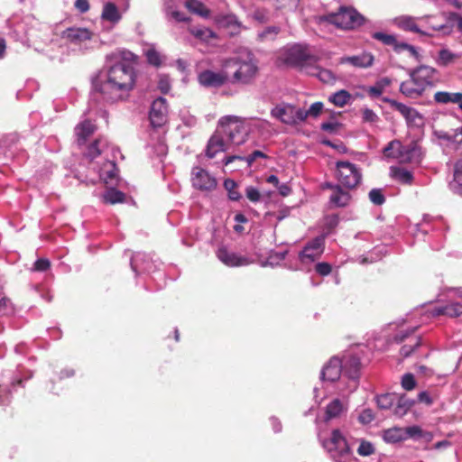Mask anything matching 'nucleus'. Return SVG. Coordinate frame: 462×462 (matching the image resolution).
Segmentation results:
<instances>
[{
  "label": "nucleus",
  "mask_w": 462,
  "mask_h": 462,
  "mask_svg": "<svg viewBox=\"0 0 462 462\" xmlns=\"http://www.w3.org/2000/svg\"><path fill=\"white\" fill-rule=\"evenodd\" d=\"M126 60L124 52H112L106 56L99 79L93 83L94 89L101 94L104 100L111 103L125 100L134 89L136 71Z\"/></svg>",
  "instance_id": "obj_1"
},
{
  "label": "nucleus",
  "mask_w": 462,
  "mask_h": 462,
  "mask_svg": "<svg viewBox=\"0 0 462 462\" xmlns=\"http://www.w3.org/2000/svg\"><path fill=\"white\" fill-rule=\"evenodd\" d=\"M109 152L106 140L99 138L88 147L85 153L90 160L91 168L98 172L100 180L106 184L116 180L117 171L115 162L107 158Z\"/></svg>",
  "instance_id": "obj_2"
},
{
  "label": "nucleus",
  "mask_w": 462,
  "mask_h": 462,
  "mask_svg": "<svg viewBox=\"0 0 462 462\" xmlns=\"http://www.w3.org/2000/svg\"><path fill=\"white\" fill-rule=\"evenodd\" d=\"M360 362L356 357H350L344 365L337 357H332L321 371V379L334 382L340 377L343 372L344 378H347V393L354 392L358 385Z\"/></svg>",
  "instance_id": "obj_3"
},
{
  "label": "nucleus",
  "mask_w": 462,
  "mask_h": 462,
  "mask_svg": "<svg viewBox=\"0 0 462 462\" xmlns=\"http://www.w3.org/2000/svg\"><path fill=\"white\" fill-rule=\"evenodd\" d=\"M322 447L335 462H347L351 457L350 447L339 430H333L328 438L319 435Z\"/></svg>",
  "instance_id": "obj_4"
},
{
  "label": "nucleus",
  "mask_w": 462,
  "mask_h": 462,
  "mask_svg": "<svg viewBox=\"0 0 462 462\" xmlns=\"http://www.w3.org/2000/svg\"><path fill=\"white\" fill-rule=\"evenodd\" d=\"M322 447L335 462H347L351 457L350 447L339 430H333L328 438L319 435Z\"/></svg>",
  "instance_id": "obj_5"
},
{
  "label": "nucleus",
  "mask_w": 462,
  "mask_h": 462,
  "mask_svg": "<svg viewBox=\"0 0 462 462\" xmlns=\"http://www.w3.org/2000/svg\"><path fill=\"white\" fill-rule=\"evenodd\" d=\"M229 145H240L245 142L248 128L241 118L235 116L222 117L217 125Z\"/></svg>",
  "instance_id": "obj_6"
},
{
  "label": "nucleus",
  "mask_w": 462,
  "mask_h": 462,
  "mask_svg": "<svg viewBox=\"0 0 462 462\" xmlns=\"http://www.w3.org/2000/svg\"><path fill=\"white\" fill-rule=\"evenodd\" d=\"M278 60L281 63L300 69L311 67L316 63V58L310 53L308 49L300 44L288 46L281 51Z\"/></svg>",
  "instance_id": "obj_7"
},
{
  "label": "nucleus",
  "mask_w": 462,
  "mask_h": 462,
  "mask_svg": "<svg viewBox=\"0 0 462 462\" xmlns=\"http://www.w3.org/2000/svg\"><path fill=\"white\" fill-rule=\"evenodd\" d=\"M320 22L334 24L340 29L353 30L364 23L365 17L353 7L342 6L337 13L321 18Z\"/></svg>",
  "instance_id": "obj_8"
},
{
  "label": "nucleus",
  "mask_w": 462,
  "mask_h": 462,
  "mask_svg": "<svg viewBox=\"0 0 462 462\" xmlns=\"http://www.w3.org/2000/svg\"><path fill=\"white\" fill-rule=\"evenodd\" d=\"M234 66L237 67L233 76V81L235 83H250L258 70L257 65L250 53H248L245 59L241 57L227 59L224 60L222 64L223 69Z\"/></svg>",
  "instance_id": "obj_9"
},
{
  "label": "nucleus",
  "mask_w": 462,
  "mask_h": 462,
  "mask_svg": "<svg viewBox=\"0 0 462 462\" xmlns=\"http://www.w3.org/2000/svg\"><path fill=\"white\" fill-rule=\"evenodd\" d=\"M383 154L386 157H392L399 160L401 162L418 163L421 160L420 148L416 144L403 146L401 142L393 140L383 148Z\"/></svg>",
  "instance_id": "obj_10"
},
{
  "label": "nucleus",
  "mask_w": 462,
  "mask_h": 462,
  "mask_svg": "<svg viewBox=\"0 0 462 462\" xmlns=\"http://www.w3.org/2000/svg\"><path fill=\"white\" fill-rule=\"evenodd\" d=\"M336 178L338 182L346 189H355L362 180L360 169L347 161L336 162Z\"/></svg>",
  "instance_id": "obj_11"
},
{
  "label": "nucleus",
  "mask_w": 462,
  "mask_h": 462,
  "mask_svg": "<svg viewBox=\"0 0 462 462\" xmlns=\"http://www.w3.org/2000/svg\"><path fill=\"white\" fill-rule=\"evenodd\" d=\"M93 35L91 31L83 27H69L62 32V38L81 53L92 49Z\"/></svg>",
  "instance_id": "obj_12"
},
{
  "label": "nucleus",
  "mask_w": 462,
  "mask_h": 462,
  "mask_svg": "<svg viewBox=\"0 0 462 462\" xmlns=\"http://www.w3.org/2000/svg\"><path fill=\"white\" fill-rule=\"evenodd\" d=\"M271 116L285 125H293L302 122L303 113L301 112V108L282 103L277 105L271 110Z\"/></svg>",
  "instance_id": "obj_13"
},
{
  "label": "nucleus",
  "mask_w": 462,
  "mask_h": 462,
  "mask_svg": "<svg viewBox=\"0 0 462 462\" xmlns=\"http://www.w3.org/2000/svg\"><path fill=\"white\" fill-rule=\"evenodd\" d=\"M217 257L228 267L246 266L253 263V260L248 256L228 251L225 246H221L217 249Z\"/></svg>",
  "instance_id": "obj_14"
},
{
  "label": "nucleus",
  "mask_w": 462,
  "mask_h": 462,
  "mask_svg": "<svg viewBox=\"0 0 462 462\" xmlns=\"http://www.w3.org/2000/svg\"><path fill=\"white\" fill-rule=\"evenodd\" d=\"M191 181L194 188L199 190L209 191L217 187V180L207 171L194 167L191 172Z\"/></svg>",
  "instance_id": "obj_15"
},
{
  "label": "nucleus",
  "mask_w": 462,
  "mask_h": 462,
  "mask_svg": "<svg viewBox=\"0 0 462 462\" xmlns=\"http://www.w3.org/2000/svg\"><path fill=\"white\" fill-rule=\"evenodd\" d=\"M324 188L331 190L328 199L330 208H344L350 203L352 197L349 191L344 189L340 185L327 182Z\"/></svg>",
  "instance_id": "obj_16"
},
{
  "label": "nucleus",
  "mask_w": 462,
  "mask_h": 462,
  "mask_svg": "<svg viewBox=\"0 0 462 462\" xmlns=\"http://www.w3.org/2000/svg\"><path fill=\"white\" fill-rule=\"evenodd\" d=\"M168 107L166 99L158 97L155 99L151 106L150 121L153 127H161L167 121Z\"/></svg>",
  "instance_id": "obj_17"
},
{
  "label": "nucleus",
  "mask_w": 462,
  "mask_h": 462,
  "mask_svg": "<svg viewBox=\"0 0 462 462\" xmlns=\"http://www.w3.org/2000/svg\"><path fill=\"white\" fill-rule=\"evenodd\" d=\"M223 69L220 72H215L209 69H206L200 72L198 76V80L200 85L208 88L220 87L225 84L228 79V75Z\"/></svg>",
  "instance_id": "obj_18"
},
{
  "label": "nucleus",
  "mask_w": 462,
  "mask_h": 462,
  "mask_svg": "<svg viewBox=\"0 0 462 462\" xmlns=\"http://www.w3.org/2000/svg\"><path fill=\"white\" fill-rule=\"evenodd\" d=\"M228 146L229 143L226 142L221 131L217 127L215 134L208 143L206 155L208 158H214L217 153L226 151Z\"/></svg>",
  "instance_id": "obj_19"
},
{
  "label": "nucleus",
  "mask_w": 462,
  "mask_h": 462,
  "mask_svg": "<svg viewBox=\"0 0 462 462\" xmlns=\"http://www.w3.org/2000/svg\"><path fill=\"white\" fill-rule=\"evenodd\" d=\"M430 18V16L425 17H413L410 15H401L393 19V23L400 29L407 32H417L424 34L418 25V22Z\"/></svg>",
  "instance_id": "obj_20"
},
{
  "label": "nucleus",
  "mask_w": 462,
  "mask_h": 462,
  "mask_svg": "<svg viewBox=\"0 0 462 462\" xmlns=\"http://www.w3.org/2000/svg\"><path fill=\"white\" fill-rule=\"evenodd\" d=\"M436 72V69L432 67L423 65L411 70L410 77H413L425 89L428 85H431L434 81Z\"/></svg>",
  "instance_id": "obj_21"
},
{
  "label": "nucleus",
  "mask_w": 462,
  "mask_h": 462,
  "mask_svg": "<svg viewBox=\"0 0 462 462\" xmlns=\"http://www.w3.org/2000/svg\"><path fill=\"white\" fill-rule=\"evenodd\" d=\"M433 316H447L449 318H457L462 315V304L451 301L445 305L436 306L431 310Z\"/></svg>",
  "instance_id": "obj_22"
},
{
  "label": "nucleus",
  "mask_w": 462,
  "mask_h": 462,
  "mask_svg": "<svg viewBox=\"0 0 462 462\" xmlns=\"http://www.w3.org/2000/svg\"><path fill=\"white\" fill-rule=\"evenodd\" d=\"M400 91L408 97L416 98L422 94L424 88L413 77H411L401 84Z\"/></svg>",
  "instance_id": "obj_23"
},
{
  "label": "nucleus",
  "mask_w": 462,
  "mask_h": 462,
  "mask_svg": "<svg viewBox=\"0 0 462 462\" xmlns=\"http://www.w3.org/2000/svg\"><path fill=\"white\" fill-rule=\"evenodd\" d=\"M374 62V56L367 52H363L360 55L348 56L341 59V63H349L357 68L371 67Z\"/></svg>",
  "instance_id": "obj_24"
},
{
  "label": "nucleus",
  "mask_w": 462,
  "mask_h": 462,
  "mask_svg": "<svg viewBox=\"0 0 462 462\" xmlns=\"http://www.w3.org/2000/svg\"><path fill=\"white\" fill-rule=\"evenodd\" d=\"M347 401L340 400L338 398L331 401L326 408V420H331L338 417L343 411L346 410Z\"/></svg>",
  "instance_id": "obj_25"
},
{
  "label": "nucleus",
  "mask_w": 462,
  "mask_h": 462,
  "mask_svg": "<svg viewBox=\"0 0 462 462\" xmlns=\"http://www.w3.org/2000/svg\"><path fill=\"white\" fill-rule=\"evenodd\" d=\"M215 21L220 26L234 29L236 32H238L242 28H244L236 15L234 14H217Z\"/></svg>",
  "instance_id": "obj_26"
},
{
  "label": "nucleus",
  "mask_w": 462,
  "mask_h": 462,
  "mask_svg": "<svg viewBox=\"0 0 462 462\" xmlns=\"http://www.w3.org/2000/svg\"><path fill=\"white\" fill-rule=\"evenodd\" d=\"M95 131V125L88 120H85L79 123L75 127V134L77 136V142L79 145L83 144L87 138L90 136Z\"/></svg>",
  "instance_id": "obj_27"
},
{
  "label": "nucleus",
  "mask_w": 462,
  "mask_h": 462,
  "mask_svg": "<svg viewBox=\"0 0 462 462\" xmlns=\"http://www.w3.org/2000/svg\"><path fill=\"white\" fill-rule=\"evenodd\" d=\"M101 18L116 24L121 20L122 15L116 5L114 3L108 2L104 5Z\"/></svg>",
  "instance_id": "obj_28"
},
{
  "label": "nucleus",
  "mask_w": 462,
  "mask_h": 462,
  "mask_svg": "<svg viewBox=\"0 0 462 462\" xmlns=\"http://www.w3.org/2000/svg\"><path fill=\"white\" fill-rule=\"evenodd\" d=\"M396 405L393 410V413L398 417L404 416L411 408L414 405V400L408 398L405 394L397 395V400L395 402Z\"/></svg>",
  "instance_id": "obj_29"
},
{
  "label": "nucleus",
  "mask_w": 462,
  "mask_h": 462,
  "mask_svg": "<svg viewBox=\"0 0 462 462\" xmlns=\"http://www.w3.org/2000/svg\"><path fill=\"white\" fill-rule=\"evenodd\" d=\"M185 6L190 13L200 17L208 18L210 16V10L199 0H187Z\"/></svg>",
  "instance_id": "obj_30"
},
{
  "label": "nucleus",
  "mask_w": 462,
  "mask_h": 462,
  "mask_svg": "<svg viewBox=\"0 0 462 462\" xmlns=\"http://www.w3.org/2000/svg\"><path fill=\"white\" fill-rule=\"evenodd\" d=\"M450 189L462 197V160L456 162L453 180L449 183Z\"/></svg>",
  "instance_id": "obj_31"
},
{
  "label": "nucleus",
  "mask_w": 462,
  "mask_h": 462,
  "mask_svg": "<svg viewBox=\"0 0 462 462\" xmlns=\"http://www.w3.org/2000/svg\"><path fill=\"white\" fill-rule=\"evenodd\" d=\"M383 439L387 443H397L406 439L405 431L403 428L393 427L383 431Z\"/></svg>",
  "instance_id": "obj_32"
},
{
  "label": "nucleus",
  "mask_w": 462,
  "mask_h": 462,
  "mask_svg": "<svg viewBox=\"0 0 462 462\" xmlns=\"http://www.w3.org/2000/svg\"><path fill=\"white\" fill-rule=\"evenodd\" d=\"M189 32L197 39L204 42H209L212 39L217 38L216 32L211 29L201 27H189Z\"/></svg>",
  "instance_id": "obj_33"
},
{
  "label": "nucleus",
  "mask_w": 462,
  "mask_h": 462,
  "mask_svg": "<svg viewBox=\"0 0 462 462\" xmlns=\"http://www.w3.org/2000/svg\"><path fill=\"white\" fill-rule=\"evenodd\" d=\"M390 175L394 180L404 184H411L413 180L412 173L410 171L398 166L390 168Z\"/></svg>",
  "instance_id": "obj_34"
},
{
  "label": "nucleus",
  "mask_w": 462,
  "mask_h": 462,
  "mask_svg": "<svg viewBox=\"0 0 462 462\" xmlns=\"http://www.w3.org/2000/svg\"><path fill=\"white\" fill-rule=\"evenodd\" d=\"M462 99V93L457 92V93H450V92H445V91H439L436 92L434 95V100L436 103L439 104H448L453 103L457 104L460 102Z\"/></svg>",
  "instance_id": "obj_35"
},
{
  "label": "nucleus",
  "mask_w": 462,
  "mask_h": 462,
  "mask_svg": "<svg viewBox=\"0 0 462 462\" xmlns=\"http://www.w3.org/2000/svg\"><path fill=\"white\" fill-rule=\"evenodd\" d=\"M352 99L351 94L345 90L341 89L338 90L332 95L329 96L328 101L331 102L333 105H335L337 107H343L346 104H348Z\"/></svg>",
  "instance_id": "obj_36"
},
{
  "label": "nucleus",
  "mask_w": 462,
  "mask_h": 462,
  "mask_svg": "<svg viewBox=\"0 0 462 462\" xmlns=\"http://www.w3.org/2000/svg\"><path fill=\"white\" fill-rule=\"evenodd\" d=\"M310 70L308 71V73L319 78V80L324 83H327V84L332 83L336 79L335 75L329 69H322L319 67H313V65L311 67H310Z\"/></svg>",
  "instance_id": "obj_37"
},
{
  "label": "nucleus",
  "mask_w": 462,
  "mask_h": 462,
  "mask_svg": "<svg viewBox=\"0 0 462 462\" xmlns=\"http://www.w3.org/2000/svg\"><path fill=\"white\" fill-rule=\"evenodd\" d=\"M125 194L116 189H108L102 196L103 201L108 204L121 203L125 200Z\"/></svg>",
  "instance_id": "obj_38"
},
{
  "label": "nucleus",
  "mask_w": 462,
  "mask_h": 462,
  "mask_svg": "<svg viewBox=\"0 0 462 462\" xmlns=\"http://www.w3.org/2000/svg\"><path fill=\"white\" fill-rule=\"evenodd\" d=\"M458 55L450 51L448 49H442L439 51V56L437 58V63L440 66H448L453 63Z\"/></svg>",
  "instance_id": "obj_39"
},
{
  "label": "nucleus",
  "mask_w": 462,
  "mask_h": 462,
  "mask_svg": "<svg viewBox=\"0 0 462 462\" xmlns=\"http://www.w3.org/2000/svg\"><path fill=\"white\" fill-rule=\"evenodd\" d=\"M325 236H319L311 240L304 248L305 252L315 251L316 255H321L324 250Z\"/></svg>",
  "instance_id": "obj_40"
},
{
  "label": "nucleus",
  "mask_w": 462,
  "mask_h": 462,
  "mask_svg": "<svg viewBox=\"0 0 462 462\" xmlns=\"http://www.w3.org/2000/svg\"><path fill=\"white\" fill-rule=\"evenodd\" d=\"M396 400L397 394L384 393L377 396L376 402L380 409L387 410L395 403Z\"/></svg>",
  "instance_id": "obj_41"
},
{
  "label": "nucleus",
  "mask_w": 462,
  "mask_h": 462,
  "mask_svg": "<svg viewBox=\"0 0 462 462\" xmlns=\"http://www.w3.org/2000/svg\"><path fill=\"white\" fill-rule=\"evenodd\" d=\"M281 28L276 25L268 26L262 32H258L257 38L261 42L273 41L280 33Z\"/></svg>",
  "instance_id": "obj_42"
},
{
  "label": "nucleus",
  "mask_w": 462,
  "mask_h": 462,
  "mask_svg": "<svg viewBox=\"0 0 462 462\" xmlns=\"http://www.w3.org/2000/svg\"><path fill=\"white\" fill-rule=\"evenodd\" d=\"M145 56L148 62L155 67H159L162 62V55L152 45L149 46L145 50Z\"/></svg>",
  "instance_id": "obj_43"
},
{
  "label": "nucleus",
  "mask_w": 462,
  "mask_h": 462,
  "mask_svg": "<svg viewBox=\"0 0 462 462\" xmlns=\"http://www.w3.org/2000/svg\"><path fill=\"white\" fill-rule=\"evenodd\" d=\"M224 187L228 192V198L231 200L237 201L241 199L240 193L237 191V184L235 180L227 179L224 181Z\"/></svg>",
  "instance_id": "obj_44"
},
{
  "label": "nucleus",
  "mask_w": 462,
  "mask_h": 462,
  "mask_svg": "<svg viewBox=\"0 0 462 462\" xmlns=\"http://www.w3.org/2000/svg\"><path fill=\"white\" fill-rule=\"evenodd\" d=\"M323 103L322 102H315L313 103L308 110L301 109V112L303 113L302 116V122L308 117H318L319 114L321 113L323 109Z\"/></svg>",
  "instance_id": "obj_45"
},
{
  "label": "nucleus",
  "mask_w": 462,
  "mask_h": 462,
  "mask_svg": "<svg viewBox=\"0 0 462 462\" xmlns=\"http://www.w3.org/2000/svg\"><path fill=\"white\" fill-rule=\"evenodd\" d=\"M286 254H287L286 251L272 252L263 265V266H267V265L275 266V265L279 264L280 262H282L285 259Z\"/></svg>",
  "instance_id": "obj_46"
},
{
  "label": "nucleus",
  "mask_w": 462,
  "mask_h": 462,
  "mask_svg": "<svg viewBox=\"0 0 462 462\" xmlns=\"http://www.w3.org/2000/svg\"><path fill=\"white\" fill-rule=\"evenodd\" d=\"M146 256L143 254H141V253H137L135 254L134 255L132 256L131 258V267H132V270L135 273H137L138 270L140 271H149V268L148 266L146 265H142L141 264V262H143L144 263V258Z\"/></svg>",
  "instance_id": "obj_47"
},
{
  "label": "nucleus",
  "mask_w": 462,
  "mask_h": 462,
  "mask_svg": "<svg viewBox=\"0 0 462 462\" xmlns=\"http://www.w3.org/2000/svg\"><path fill=\"white\" fill-rule=\"evenodd\" d=\"M410 342V344H406L401 348L400 353L403 357H408L420 345V338L411 337Z\"/></svg>",
  "instance_id": "obj_48"
},
{
  "label": "nucleus",
  "mask_w": 462,
  "mask_h": 462,
  "mask_svg": "<svg viewBox=\"0 0 462 462\" xmlns=\"http://www.w3.org/2000/svg\"><path fill=\"white\" fill-rule=\"evenodd\" d=\"M393 48L396 52H402L403 51H408L411 56H413L415 58H418V56H419L418 51L414 46L410 45L405 42H399L397 40H396V43L393 44Z\"/></svg>",
  "instance_id": "obj_49"
},
{
  "label": "nucleus",
  "mask_w": 462,
  "mask_h": 462,
  "mask_svg": "<svg viewBox=\"0 0 462 462\" xmlns=\"http://www.w3.org/2000/svg\"><path fill=\"white\" fill-rule=\"evenodd\" d=\"M369 199L374 205L380 206L384 203L385 198L381 189H373L368 194Z\"/></svg>",
  "instance_id": "obj_50"
},
{
  "label": "nucleus",
  "mask_w": 462,
  "mask_h": 462,
  "mask_svg": "<svg viewBox=\"0 0 462 462\" xmlns=\"http://www.w3.org/2000/svg\"><path fill=\"white\" fill-rule=\"evenodd\" d=\"M438 137L439 139H443V140H446L448 142H457V143H460L462 142V127L460 128H457L456 131H455V134H450L448 133H444V132H441L438 134Z\"/></svg>",
  "instance_id": "obj_51"
},
{
  "label": "nucleus",
  "mask_w": 462,
  "mask_h": 462,
  "mask_svg": "<svg viewBox=\"0 0 462 462\" xmlns=\"http://www.w3.org/2000/svg\"><path fill=\"white\" fill-rule=\"evenodd\" d=\"M373 38L389 46H393V44L396 43V38L393 34L377 32L373 34Z\"/></svg>",
  "instance_id": "obj_52"
},
{
  "label": "nucleus",
  "mask_w": 462,
  "mask_h": 462,
  "mask_svg": "<svg viewBox=\"0 0 462 462\" xmlns=\"http://www.w3.org/2000/svg\"><path fill=\"white\" fill-rule=\"evenodd\" d=\"M250 17L259 23H265L269 21L268 12L265 9L257 8L250 14Z\"/></svg>",
  "instance_id": "obj_53"
},
{
  "label": "nucleus",
  "mask_w": 462,
  "mask_h": 462,
  "mask_svg": "<svg viewBox=\"0 0 462 462\" xmlns=\"http://www.w3.org/2000/svg\"><path fill=\"white\" fill-rule=\"evenodd\" d=\"M403 117L406 119V122L409 125H419V122L421 121V116H420L418 111L413 107H410L409 111Z\"/></svg>",
  "instance_id": "obj_54"
},
{
  "label": "nucleus",
  "mask_w": 462,
  "mask_h": 462,
  "mask_svg": "<svg viewBox=\"0 0 462 462\" xmlns=\"http://www.w3.org/2000/svg\"><path fill=\"white\" fill-rule=\"evenodd\" d=\"M402 386L406 391H411L416 386V381L412 374H405L402 377Z\"/></svg>",
  "instance_id": "obj_55"
},
{
  "label": "nucleus",
  "mask_w": 462,
  "mask_h": 462,
  "mask_svg": "<svg viewBox=\"0 0 462 462\" xmlns=\"http://www.w3.org/2000/svg\"><path fill=\"white\" fill-rule=\"evenodd\" d=\"M384 101L386 103H388L393 109L398 111L402 116H404L406 115V113L409 111V109L411 107L402 103H400L396 100L390 99V98H386Z\"/></svg>",
  "instance_id": "obj_56"
},
{
  "label": "nucleus",
  "mask_w": 462,
  "mask_h": 462,
  "mask_svg": "<svg viewBox=\"0 0 462 462\" xmlns=\"http://www.w3.org/2000/svg\"><path fill=\"white\" fill-rule=\"evenodd\" d=\"M245 196L250 201L254 203L259 202L262 199V195L259 189L253 186L246 187Z\"/></svg>",
  "instance_id": "obj_57"
},
{
  "label": "nucleus",
  "mask_w": 462,
  "mask_h": 462,
  "mask_svg": "<svg viewBox=\"0 0 462 462\" xmlns=\"http://www.w3.org/2000/svg\"><path fill=\"white\" fill-rule=\"evenodd\" d=\"M374 452V448L371 442L365 441V440L361 441V443L357 448V453L360 456H363V457L369 456V455L373 454Z\"/></svg>",
  "instance_id": "obj_58"
},
{
  "label": "nucleus",
  "mask_w": 462,
  "mask_h": 462,
  "mask_svg": "<svg viewBox=\"0 0 462 462\" xmlns=\"http://www.w3.org/2000/svg\"><path fill=\"white\" fill-rule=\"evenodd\" d=\"M403 430L405 431L406 439L409 438L419 439L422 436V430L416 425L403 428Z\"/></svg>",
  "instance_id": "obj_59"
},
{
  "label": "nucleus",
  "mask_w": 462,
  "mask_h": 462,
  "mask_svg": "<svg viewBox=\"0 0 462 462\" xmlns=\"http://www.w3.org/2000/svg\"><path fill=\"white\" fill-rule=\"evenodd\" d=\"M374 419V414L371 409L363 410L358 416V421L364 425L369 424Z\"/></svg>",
  "instance_id": "obj_60"
},
{
  "label": "nucleus",
  "mask_w": 462,
  "mask_h": 462,
  "mask_svg": "<svg viewBox=\"0 0 462 462\" xmlns=\"http://www.w3.org/2000/svg\"><path fill=\"white\" fill-rule=\"evenodd\" d=\"M362 118L364 122L375 123L378 121L377 115L370 108H364L362 110Z\"/></svg>",
  "instance_id": "obj_61"
},
{
  "label": "nucleus",
  "mask_w": 462,
  "mask_h": 462,
  "mask_svg": "<svg viewBox=\"0 0 462 462\" xmlns=\"http://www.w3.org/2000/svg\"><path fill=\"white\" fill-rule=\"evenodd\" d=\"M319 256L320 255H316L315 251H310V252L306 253L305 248H303V250L300 254V260L302 263H312L315 260H317Z\"/></svg>",
  "instance_id": "obj_62"
},
{
  "label": "nucleus",
  "mask_w": 462,
  "mask_h": 462,
  "mask_svg": "<svg viewBox=\"0 0 462 462\" xmlns=\"http://www.w3.org/2000/svg\"><path fill=\"white\" fill-rule=\"evenodd\" d=\"M158 88L164 94H166L170 91L171 82H170V79L168 76L163 75V76L160 77V79L158 82Z\"/></svg>",
  "instance_id": "obj_63"
},
{
  "label": "nucleus",
  "mask_w": 462,
  "mask_h": 462,
  "mask_svg": "<svg viewBox=\"0 0 462 462\" xmlns=\"http://www.w3.org/2000/svg\"><path fill=\"white\" fill-rule=\"evenodd\" d=\"M51 263L48 259H38L33 265V269L38 272H44L50 268Z\"/></svg>",
  "instance_id": "obj_64"
}]
</instances>
